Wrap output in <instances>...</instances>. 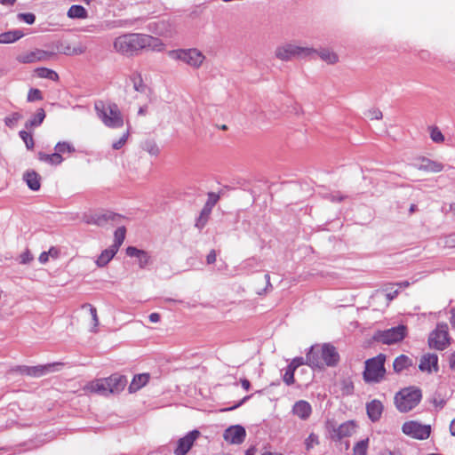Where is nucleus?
<instances>
[{
	"label": "nucleus",
	"instance_id": "obj_1",
	"mask_svg": "<svg viewBox=\"0 0 455 455\" xmlns=\"http://www.w3.org/2000/svg\"><path fill=\"white\" fill-rule=\"evenodd\" d=\"M98 117L108 127L117 129L124 125V116L116 103L97 101L94 105Z\"/></svg>",
	"mask_w": 455,
	"mask_h": 455
},
{
	"label": "nucleus",
	"instance_id": "obj_2",
	"mask_svg": "<svg viewBox=\"0 0 455 455\" xmlns=\"http://www.w3.org/2000/svg\"><path fill=\"white\" fill-rule=\"evenodd\" d=\"M315 52V49L296 43H285L278 45L275 50V56L282 61H289L294 58L309 57Z\"/></svg>",
	"mask_w": 455,
	"mask_h": 455
},
{
	"label": "nucleus",
	"instance_id": "obj_3",
	"mask_svg": "<svg viewBox=\"0 0 455 455\" xmlns=\"http://www.w3.org/2000/svg\"><path fill=\"white\" fill-rule=\"evenodd\" d=\"M386 355L379 354L377 356L365 361L363 379L368 383H378L381 381L386 374L385 369Z\"/></svg>",
	"mask_w": 455,
	"mask_h": 455
},
{
	"label": "nucleus",
	"instance_id": "obj_4",
	"mask_svg": "<svg viewBox=\"0 0 455 455\" xmlns=\"http://www.w3.org/2000/svg\"><path fill=\"white\" fill-rule=\"evenodd\" d=\"M421 391L415 387H407L395 396V403L401 412H407L418 405L421 400Z\"/></svg>",
	"mask_w": 455,
	"mask_h": 455
},
{
	"label": "nucleus",
	"instance_id": "obj_5",
	"mask_svg": "<svg viewBox=\"0 0 455 455\" xmlns=\"http://www.w3.org/2000/svg\"><path fill=\"white\" fill-rule=\"evenodd\" d=\"M114 49L119 53L127 55H132L142 50L141 34H125L116 37L114 41Z\"/></svg>",
	"mask_w": 455,
	"mask_h": 455
},
{
	"label": "nucleus",
	"instance_id": "obj_6",
	"mask_svg": "<svg viewBox=\"0 0 455 455\" xmlns=\"http://www.w3.org/2000/svg\"><path fill=\"white\" fill-rule=\"evenodd\" d=\"M168 55L177 60L183 61L192 68H198L205 60V56L196 48L173 50Z\"/></svg>",
	"mask_w": 455,
	"mask_h": 455
},
{
	"label": "nucleus",
	"instance_id": "obj_7",
	"mask_svg": "<svg viewBox=\"0 0 455 455\" xmlns=\"http://www.w3.org/2000/svg\"><path fill=\"white\" fill-rule=\"evenodd\" d=\"M406 335V326L398 325L387 330L377 331L374 335V339L382 344L392 345L402 341Z\"/></svg>",
	"mask_w": 455,
	"mask_h": 455
},
{
	"label": "nucleus",
	"instance_id": "obj_8",
	"mask_svg": "<svg viewBox=\"0 0 455 455\" xmlns=\"http://www.w3.org/2000/svg\"><path fill=\"white\" fill-rule=\"evenodd\" d=\"M123 220V216L112 212L105 211L95 213L84 214L83 220L86 224L103 227L108 223L119 224Z\"/></svg>",
	"mask_w": 455,
	"mask_h": 455
},
{
	"label": "nucleus",
	"instance_id": "obj_9",
	"mask_svg": "<svg viewBox=\"0 0 455 455\" xmlns=\"http://www.w3.org/2000/svg\"><path fill=\"white\" fill-rule=\"evenodd\" d=\"M428 343L431 347L437 350L445 349L450 344L448 325L446 323L437 324L435 330L429 336Z\"/></svg>",
	"mask_w": 455,
	"mask_h": 455
},
{
	"label": "nucleus",
	"instance_id": "obj_10",
	"mask_svg": "<svg viewBox=\"0 0 455 455\" xmlns=\"http://www.w3.org/2000/svg\"><path fill=\"white\" fill-rule=\"evenodd\" d=\"M327 427L331 439L334 441H339L342 438L351 436L356 430V425L353 420H348L339 426H336L334 423L329 422Z\"/></svg>",
	"mask_w": 455,
	"mask_h": 455
},
{
	"label": "nucleus",
	"instance_id": "obj_11",
	"mask_svg": "<svg viewBox=\"0 0 455 455\" xmlns=\"http://www.w3.org/2000/svg\"><path fill=\"white\" fill-rule=\"evenodd\" d=\"M403 434L412 438L424 440L427 439L431 432L430 426L422 425L416 421H408L403 425Z\"/></svg>",
	"mask_w": 455,
	"mask_h": 455
},
{
	"label": "nucleus",
	"instance_id": "obj_12",
	"mask_svg": "<svg viewBox=\"0 0 455 455\" xmlns=\"http://www.w3.org/2000/svg\"><path fill=\"white\" fill-rule=\"evenodd\" d=\"M54 56V52H47L40 49L22 52L17 56V60L20 63H35L38 61H46Z\"/></svg>",
	"mask_w": 455,
	"mask_h": 455
},
{
	"label": "nucleus",
	"instance_id": "obj_13",
	"mask_svg": "<svg viewBox=\"0 0 455 455\" xmlns=\"http://www.w3.org/2000/svg\"><path fill=\"white\" fill-rule=\"evenodd\" d=\"M200 432L193 430L188 433L184 437L178 441L177 448L174 451L175 455H186L193 446L195 441L199 437Z\"/></svg>",
	"mask_w": 455,
	"mask_h": 455
},
{
	"label": "nucleus",
	"instance_id": "obj_14",
	"mask_svg": "<svg viewBox=\"0 0 455 455\" xmlns=\"http://www.w3.org/2000/svg\"><path fill=\"white\" fill-rule=\"evenodd\" d=\"M108 387H109V384H108L106 378H104L87 383L84 386L83 390L84 394H98L108 396L110 395Z\"/></svg>",
	"mask_w": 455,
	"mask_h": 455
},
{
	"label": "nucleus",
	"instance_id": "obj_15",
	"mask_svg": "<svg viewBox=\"0 0 455 455\" xmlns=\"http://www.w3.org/2000/svg\"><path fill=\"white\" fill-rule=\"evenodd\" d=\"M320 352L323 360V368L324 366L332 367L338 363L339 360V355L336 348L332 345H321Z\"/></svg>",
	"mask_w": 455,
	"mask_h": 455
},
{
	"label": "nucleus",
	"instance_id": "obj_16",
	"mask_svg": "<svg viewBox=\"0 0 455 455\" xmlns=\"http://www.w3.org/2000/svg\"><path fill=\"white\" fill-rule=\"evenodd\" d=\"M246 436V431L240 425L231 426L224 432V439L232 444L242 443Z\"/></svg>",
	"mask_w": 455,
	"mask_h": 455
},
{
	"label": "nucleus",
	"instance_id": "obj_17",
	"mask_svg": "<svg viewBox=\"0 0 455 455\" xmlns=\"http://www.w3.org/2000/svg\"><path fill=\"white\" fill-rule=\"evenodd\" d=\"M108 384V391L110 394H118L124 390L126 386L127 380L124 376L119 374H113L108 378H106Z\"/></svg>",
	"mask_w": 455,
	"mask_h": 455
},
{
	"label": "nucleus",
	"instance_id": "obj_18",
	"mask_svg": "<svg viewBox=\"0 0 455 455\" xmlns=\"http://www.w3.org/2000/svg\"><path fill=\"white\" fill-rule=\"evenodd\" d=\"M321 345L312 346L306 356V364L312 368H323V360L321 356Z\"/></svg>",
	"mask_w": 455,
	"mask_h": 455
},
{
	"label": "nucleus",
	"instance_id": "obj_19",
	"mask_svg": "<svg viewBox=\"0 0 455 455\" xmlns=\"http://www.w3.org/2000/svg\"><path fill=\"white\" fill-rule=\"evenodd\" d=\"M419 368L422 371H438V356L435 354H427L420 359Z\"/></svg>",
	"mask_w": 455,
	"mask_h": 455
},
{
	"label": "nucleus",
	"instance_id": "obj_20",
	"mask_svg": "<svg viewBox=\"0 0 455 455\" xmlns=\"http://www.w3.org/2000/svg\"><path fill=\"white\" fill-rule=\"evenodd\" d=\"M126 254L129 257L137 258L138 261H139V267L140 268L146 267L150 262V255L147 251H145L143 250L137 249L136 247H133V246L127 247Z\"/></svg>",
	"mask_w": 455,
	"mask_h": 455
},
{
	"label": "nucleus",
	"instance_id": "obj_21",
	"mask_svg": "<svg viewBox=\"0 0 455 455\" xmlns=\"http://www.w3.org/2000/svg\"><path fill=\"white\" fill-rule=\"evenodd\" d=\"M142 49H150L153 51L161 52L164 50V43L156 37L141 34Z\"/></svg>",
	"mask_w": 455,
	"mask_h": 455
},
{
	"label": "nucleus",
	"instance_id": "obj_22",
	"mask_svg": "<svg viewBox=\"0 0 455 455\" xmlns=\"http://www.w3.org/2000/svg\"><path fill=\"white\" fill-rule=\"evenodd\" d=\"M366 411L371 421H378L383 412V404L379 400H372L366 404Z\"/></svg>",
	"mask_w": 455,
	"mask_h": 455
},
{
	"label": "nucleus",
	"instance_id": "obj_23",
	"mask_svg": "<svg viewBox=\"0 0 455 455\" xmlns=\"http://www.w3.org/2000/svg\"><path fill=\"white\" fill-rule=\"evenodd\" d=\"M292 412L299 419H307L312 412V408L307 402L300 400L293 405Z\"/></svg>",
	"mask_w": 455,
	"mask_h": 455
},
{
	"label": "nucleus",
	"instance_id": "obj_24",
	"mask_svg": "<svg viewBox=\"0 0 455 455\" xmlns=\"http://www.w3.org/2000/svg\"><path fill=\"white\" fill-rule=\"evenodd\" d=\"M314 53H317L320 59L329 65H334L339 62V55L330 48H320L315 50Z\"/></svg>",
	"mask_w": 455,
	"mask_h": 455
},
{
	"label": "nucleus",
	"instance_id": "obj_25",
	"mask_svg": "<svg viewBox=\"0 0 455 455\" xmlns=\"http://www.w3.org/2000/svg\"><path fill=\"white\" fill-rule=\"evenodd\" d=\"M23 180L31 190H39L41 187V179L37 172L35 171H28L23 174Z\"/></svg>",
	"mask_w": 455,
	"mask_h": 455
},
{
	"label": "nucleus",
	"instance_id": "obj_26",
	"mask_svg": "<svg viewBox=\"0 0 455 455\" xmlns=\"http://www.w3.org/2000/svg\"><path fill=\"white\" fill-rule=\"evenodd\" d=\"M149 380V374L141 373L135 375L129 386V392L134 393L143 387Z\"/></svg>",
	"mask_w": 455,
	"mask_h": 455
},
{
	"label": "nucleus",
	"instance_id": "obj_27",
	"mask_svg": "<svg viewBox=\"0 0 455 455\" xmlns=\"http://www.w3.org/2000/svg\"><path fill=\"white\" fill-rule=\"evenodd\" d=\"M412 365V361L411 358H409L407 355H401L397 356L394 363H393V368L395 372H401L404 369H407L408 367Z\"/></svg>",
	"mask_w": 455,
	"mask_h": 455
},
{
	"label": "nucleus",
	"instance_id": "obj_28",
	"mask_svg": "<svg viewBox=\"0 0 455 455\" xmlns=\"http://www.w3.org/2000/svg\"><path fill=\"white\" fill-rule=\"evenodd\" d=\"M117 251L114 250V248L110 247L104 250L100 255L98 257L96 260V264L100 267H103L113 259V257L116 254Z\"/></svg>",
	"mask_w": 455,
	"mask_h": 455
},
{
	"label": "nucleus",
	"instance_id": "obj_29",
	"mask_svg": "<svg viewBox=\"0 0 455 455\" xmlns=\"http://www.w3.org/2000/svg\"><path fill=\"white\" fill-rule=\"evenodd\" d=\"M45 118V112L43 108H38L32 118L28 120L25 124L27 129L39 126Z\"/></svg>",
	"mask_w": 455,
	"mask_h": 455
},
{
	"label": "nucleus",
	"instance_id": "obj_30",
	"mask_svg": "<svg viewBox=\"0 0 455 455\" xmlns=\"http://www.w3.org/2000/svg\"><path fill=\"white\" fill-rule=\"evenodd\" d=\"M24 34L20 30H12L0 34V44L14 43L21 38Z\"/></svg>",
	"mask_w": 455,
	"mask_h": 455
},
{
	"label": "nucleus",
	"instance_id": "obj_31",
	"mask_svg": "<svg viewBox=\"0 0 455 455\" xmlns=\"http://www.w3.org/2000/svg\"><path fill=\"white\" fill-rule=\"evenodd\" d=\"M419 169L426 172H439L443 169V165L438 162L424 159Z\"/></svg>",
	"mask_w": 455,
	"mask_h": 455
},
{
	"label": "nucleus",
	"instance_id": "obj_32",
	"mask_svg": "<svg viewBox=\"0 0 455 455\" xmlns=\"http://www.w3.org/2000/svg\"><path fill=\"white\" fill-rule=\"evenodd\" d=\"M38 159L42 162H45L52 165L60 164L63 161L62 156L59 153L48 155L43 152H39Z\"/></svg>",
	"mask_w": 455,
	"mask_h": 455
},
{
	"label": "nucleus",
	"instance_id": "obj_33",
	"mask_svg": "<svg viewBox=\"0 0 455 455\" xmlns=\"http://www.w3.org/2000/svg\"><path fill=\"white\" fill-rule=\"evenodd\" d=\"M47 366H35V367H28V366H23L20 368V371L21 374L32 376V377H40L44 374Z\"/></svg>",
	"mask_w": 455,
	"mask_h": 455
},
{
	"label": "nucleus",
	"instance_id": "obj_34",
	"mask_svg": "<svg viewBox=\"0 0 455 455\" xmlns=\"http://www.w3.org/2000/svg\"><path fill=\"white\" fill-rule=\"evenodd\" d=\"M68 17L70 19H85L87 11L82 5L74 4L68 11Z\"/></svg>",
	"mask_w": 455,
	"mask_h": 455
},
{
	"label": "nucleus",
	"instance_id": "obj_35",
	"mask_svg": "<svg viewBox=\"0 0 455 455\" xmlns=\"http://www.w3.org/2000/svg\"><path fill=\"white\" fill-rule=\"evenodd\" d=\"M126 229L124 227L118 228L114 235V243L110 245V247L114 248V250H119L120 246L124 241Z\"/></svg>",
	"mask_w": 455,
	"mask_h": 455
},
{
	"label": "nucleus",
	"instance_id": "obj_36",
	"mask_svg": "<svg viewBox=\"0 0 455 455\" xmlns=\"http://www.w3.org/2000/svg\"><path fill=\"white\" fill-rule=\"evenodd\" d=\"M142 149L149 155L156 156L160 153V149L155 140H148L142 143Z\"/></svg>",
	"mask_w": 455,
	"mask_h": 455
},
{
	"label": "nucleus",
	"instance_id": "obj_37",
	"mask_svg": "<svg viewBox=\"0 0 455 455\" xmlns=\"http://www.w3.org/2000/svg\"><path fill=\"white\" fill-rule=\"evenodd\" d=\"M36 72L41 78H47L52 81H57L59 79V75L54 70L47 68H37Z\"/></svg>",
	"mask_w": 455,
	"mask_h": 455
},
{
	"label": "nucleus",
	"instance_id": "obj_38",
	"mask_svg": "<svg viewBox=\"0 0 455 455\" xmlns=\"http://www.w3.org/2000/svg\"><path fill=\"white\" fill-rule=\"evenodd\" d=\"M22 119V115L19 112H13L9 116H5L4 124L11 129H13L18 124L19 121Z\"/></svg>",
	"mask_w": 455,
	"mask_h": 455
},
{
	"label": "nucleus",
	"instance_id": "obj_39",
	"mask_svg": "<svg viewBox=\"0 0 455 455\" xmlns=\"http://www.w3.org/2000/svg\"><path fill=\"white\" fill-rule=\"evenodd\" d=\"M83 308H88L90 315L92 316V326L91 331L93 332H96L97 327L99 325V318H98L96 307L91 304H84V305H83Z\"/></svg>",
	"mask_w": 455,
	"mask_h": 455
},
{
	"label": "nucleus",
	"instance_id": "obj_40",
	"mask_svg": "<svg viewBox=\"0 0 455 455\" xmlns=\"http://www.w3.org/2000/svg\"><path fill=\"white\" fill-rule=\"evenodd\" d=\"M369 439L361 440L353 448L354 455H367Z\"/></svg>",
	"mask_w": 455,
	"mask_h": 455
},
{
	"label": "nucleus",
	"instance_id": "obj_41",
	"mask_svg": "<svg viewBox=\"0 0 455 455\" xmlns=\"http://www.w3.org/2000/svg\"><path fill=\"white\" fill-rule=\"evenodd\" d=\"M75 148L72 144L67 141L58 142L55 146V153H59L60 156L64 153H73Z\"/></svg>",
	"mask_w": 455,
	"mask_h": 455
},
{
	"label": "nucleus",
	"instance_id": "obj_42",
	"mask_svg": "<svg viewBox=\"0 0 455 455\" xmlns=\"http://www.w3.org/2000/svg\"><path fill=\"white\" fill-rule=\"evenodd\" d=\"M429 130H430V138L434 142L442 143L444 141V136L438 127L432 126L429 128Z\"/></svg>",
	"mask_w": 455,
	"mask_h": 455
},
{
	"label": "nucleus",
	"instance_id": "obj_43",
	"mask_svg": "<svg viewBox=\"0 0 455 455\" xmlns=\"http://www.w3.org/2000/svg\"><path fill=\"white\" fill-rule=\"evenodd\" d=\"M20 139L24 141L28 149H32L34 148V140L30 133L26 131H20L19 133Z\"/></svg>",
	"mask_w": 455,
	"mask_h": 455
},
{
	"label": "nucleus",
	"instance_id": "obj_44",
	"mask_svg": "<svg viewBox=\"0 0 455 455\" xmlns=\"http://www.w3.org/2000/svg\"><path fill=\"white\" fill-rule=\"evenodd\" d=\"M86 52V47L83 44H76L72 46L70 52H63L67 55H81Z\"/></svg>",
	"mask_w": 455,
	"mask_h": 455
},
{
	"label": "nucleus",
	"instance_id": "obj_45",
	"mask_svg": "<svg viewBox=\"0 0 455 455\" xmlns=\"http://www.w3.org/2000/svg\"><path fill=\"white\" fill-rule=\"evenodd\" d=\"M129 135H130V132H129V129L126 131V132H124L122 137L115 141L113 144H112V148L116 150H118L120 148H122L124 144L126 143L128 138H129Z\"/></svg>",
	"mask_w": 455,
	"mask_h": 455
},
{
	"label": "nucleus",
	"instance_id": "obj_46",
	"mask_svg": "<svg viewBox=\"0 0 455 455\" xmlns=\"http://www.w3.org/2000/svg\"><path fill=\"white\" fill-rule=\"evenodd\" d=\"M294 371L295 370L288 365L286 371L283 375V382L286 385L290 386L294 383Z\"/></svg>",
	"mask_w": 455,
	"mask_h": 455
},
{
	"label": "nucleus",
	"instance_id": "obj_47",
	"mask_svg": "<svg viewBox=\"0 0 455 455\" xmlns=\"http://www.w3.org/2000/svg\"><path fill=\"white\" fill-rule=\"evenodd\" d=\"M132 83H133V88L137 92H144L145 91V84L142 82V79L140 76H134L132 77Z\"/></svg>",
	"mask_w": 455,
	"mask_h": 455
},
{
	"label": "nucleus",
	"instance_id": "obj_48",
	"mask_svg": "<svg viewBox=\"0 0 455 455\" xmlns=\"http://www.w3.org/2000/svg\"><path fill=\"white\" fill-rule=\"evenodd\" d=\"M43 99L42 92L38 89H30L28 93V101L33 102Z\"/></svg>",
	"mask_w": 455,
	"mask_h": 455
},
{
	"label": "nucleus",
	"instance_id": "obj_49",
	"mask_svg": "<svg viewBox=\"0 0 455 455\" xmlns=\"http://www.w3.org/2000/svg\"><path fill=\"white\" fill-rule=\"evenodd\" d=\"M367 116L371 120H380L383 116L382 112L378 108H371L368 110Z\"/></svg>",
	"mask_w": 455,
	"mask_h": 455
},
{
	"label": "nucleus",
	"instance_id": "obj_50",
	"mask_svg": "<svg viewBox=\"0 0 455 455\" xmlns=\"http://www.w3.org/2000/svg\"><path fill=\"white\" fill-rule=\"evenodd\" d=\"M18 19L23 20L27 24H33L36 20V16L33 13H19Z\"/></svg>",
	"mask_w": 455,
	"mask_h": 455
},
{
	"label": "nucleus",
	"instance_id": "obj_51",
	"mask_svg": "<svg viewBox=\"0 0 455 455\" xmlns=\"http://www.w3.org/2000/svg\"><path fill=\"white\" fill-rule=\"evenodd\" d=\"M318 443V436L315 434H310L305 441L307 450L311 449L315 444Z\"/></svg>",
	"mask_w": 455,
	"mask_h": 455
},
{
	"label": "nucleus",
	"instance_id": "obj_52",
	"mask_svg": "<svg viewBox=\"0 0 455 455\" xmlns=\"http://www.w3.org/2000/svg\"><path fill=\"white\" fill-rule=\"evenodd\" d=\"M209 204H210V202H207L205 206L204 207V209L201 212V219L204 218V220L202 223V227H204V225L206 224L208 217L212 211L211 207H209Z\"/></svg>",
	"mask_w": 455,
	"mask_h": 455
},
{
	"label": "nucleus",
	"instance_id": "obj_53",
	"mask_svg": "<svg viewBox=\"0 0 455 455\" xmlns=\"http://www.w3.org/2000/svg\"><path fill=\"white\" fill-rule=\"evenodd\" d=\"M33 259V256L28 250H26L20 256V262L21 264H28Z\"/></svg>",
	"mask_w": 455,
	"mask_h": 455
},
{
	"label": "nucleus",
	"instance_id": "obj_54",
	"mask_svg": "<svg viewBox=\"0 0 455 455\" xmlns=\"http://www.w3.org/2000/svg\"><path fill=\"white\" fill-rule=\"evenodd\" d=\"M444 245L449 248L455 247V233L451 234L444 238Z\"/></svg>",
	"mask_w": 455,
	"mask_h": 455
},
{
	"label": "nucleus",
	"instance_id": "obj_55",
	"mask_svg": "<svg viewBox=\"0 0 455 455\" xmlns=\"http://www.w3.org/2000/svg\"><path fill=\"white\" fill-rule=\"evenodd\" d=\"M306 363V361L303 357H295L291 362V363L289 364L290 367H291L292 369H294L296 371V369L300 366V365H303Z\"/></svg>",
	"mask_w": 455,
	"mask_h": 455
},
{
	"label": "nucleus",
	"instance_id": "obj_56",
	"mask_svg": "<svg viewBox=\"0 0 455 455\" xmlns=\"http://www.w3.org/2000/svg\"><path fill=\"white\" fill-rule=\"evenodd\" d=\"M47 254L49 255V258L52 257V259H57L59 257L60 251L55 247H51L47 251Z\"/></svg>",
	"mask_w": 455,
	"mask_h": 455
},
{
	"label": "nucleus",
	"instance_id": "obj_57",
	"mask_svg": "<svg viewBox=\"0 0 455 455\" xmlns=\"http://www.w3.org/2000/svg\"><path fill=\"white\" fill-rule=\"evenodd\" d=\"M251 398V395L244 396L238 403L235 404L234 406L225 409L224 411H232L238 407H240L243 403H245L247 400Z\"/></svg>",
	"mask_w": 455,
	"mask_h": 455
},
{
	"label": "nucleus",
	"instance_id": "obj_58",
	"mask_svg": "<svg viewBox=\"0 0 455 455\" xmlns=\"http://www.w3.org/2000/svg\"><path fill=\"white\" fill-rule=\"evenodd\" d=\"M398 292L399 291L397 289H395V290L392 289L391 291H387L386 294L387 300L391 301L392 299H394L397 296Z\"/></svg>",
	"mask_w": 455,
	"mask_h": 455
},
{
	"label": "nucleus",
	"instance_id": "obj_59",
	"mask_svg": "<svg viewBox=\"0 0 455 455\" xmlns=\"http://www.w3.org/2000/svg\"><path fill=\"white\" fill-rule=\"evenodd\" d=\"M206 261L208 264H212L216 261V253L214 251H211L207 255Z\"/></svg>",
	"mask_w": 455,
	"mask_h": 455
},
{
	"label": "nucleus",
	"instance_id": "obj_60",
	"mask_svg": "<svg viewBox=\"0 0 455 455\" xmlns=\"http://www.w3.org/2000/svg\"><path fill=\"white\" fill-rule=\"evenodd\" d=\"M38 260L41 264H45L49 260V255L47 254V251H43L40 254Z\"/></svg>",
	"mask_w": 455,
	"mask_h": 455
},
{
	"label": "nucleus",
	"instance_id": "obj_61",
	"mask_svg": "<svg viewBox=\"0 0 455 455\" xmlns=\"http://www.w3.org/2000/svg\"><path fill=\"white\" fill-rule=\"evenodd\" d=\"M148 318L151 323H157L160 321V315L158 313H151Z\"/></svg>",
	"mask_w": 455,
	"mask_h": 455
},
{
	"label": "nucleus",
	"instance_id": "obj_62",
	"mask_svg": "<svg viewBox=\"0 0 455 455\" xmlns=\"http://www.w3.org/2000/svg\"><path fill=\"white\" fill-rule=\"evenodd\" d=\"M210 197L211 200H209L208 202H210L209 207H211L212 209L216 204L217 200L219 199V196L212 193L210 194Z\"/></svg>",
	"mask_w": 455,
	"mask_h": 455
},
{
	"label": "nucleus",
	"instance_id": "obj_63",
	"mask_svg": "<svg viewBox=\"0 0 455 455\" xmlns=\"http://www.w3.org/2000/svg\"><path fill=\"white\" fill-rule=\"evenodd\" d=\"M449 363H450V368L455 371V353L451 354V357H450V361H449Z\"/></svg>",
	"mask_w": 455,
	"mask_h": 455
},
{
	"label": "nucleus",
	"instance_id": "obj_64",
	"mask_svg": "<svg viewBox=\"0 0 455 455\" xmlns=\"http://www.w3.org/2000/svg\"><path fill=\"white\" fill-rule=\"evenodd\" d=\"M451 324L455 329V308L451 310V319H450Z\"/></svg>",
	"mask_w": 455,
	"mask_h": 455
}]
</instances>
